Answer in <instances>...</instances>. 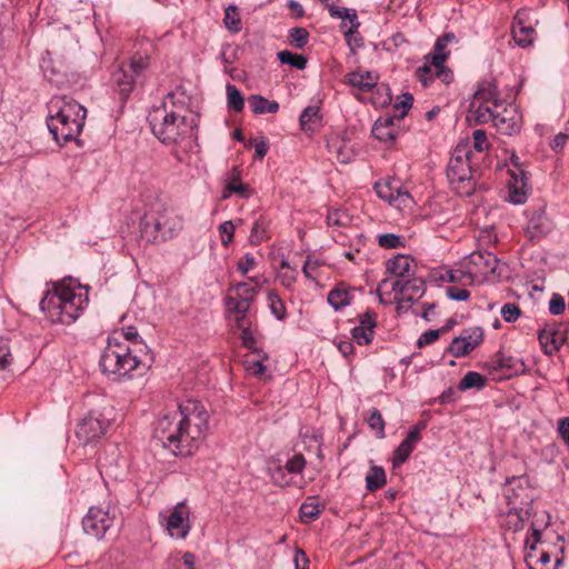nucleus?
<instances>
[{"instance_id": "1", "label": "nucleus", "mask_w": 569, "mask_h": 569, "mask_svg": "<svg viewBox=\"0 0 569 569\" xmlns=\"http://www.w3.org/2000/svg\"><path fill=\"white\" fill-rule=\"evenodd\" d=\"M209 413L202 402L188 399L178 409L161 416L153 433L164 448L176 456H191L204 439Z\"/></svg>"}, {"instance_id": "2", "label": "nucleus", "mask_w": 569, "mask_h": 569, "mask_svg": "<svg viewBox=\"0 0 569 569\" xmlns=\"http://www.w3.org/2000/svg\"><path fill=\"white\" fill-rule=\"evenodd\" d=\"M88 289V286L74 288L71 281L57 282L41 299L40 310L52 323L72 325L89 303Z\"/></svg>"}, {"instance_id": "3", "label": "nucleus", "mask_w": 569, "mask_h": 569, "mask_svg": "<svg viewBox=\"0 0 569 569\" xmlns=\"http://www.w3.org/2000/svg\"><path fill=\"white\" fill-rule=\"evenodd\" d=\"M47 127L54 141L63 146L77 141L82 132L87 109L68 96H53L47 103Z\"/></svg>"}, {"instance_id": "4", "label": "nucleus", "mask_w": 569, "mask_h": 569, "mask_svg": "<svg viewBox=\"0 0 569 569\" xmlns=\"http://www.w3.org/2000/svg\"><path fill=\"white\" fill-rule=\"evenodd\" d=\"M83 403L88 409L76 429V436L83 446L100 439L114 420V409L111 400L102 395L89 393Z\"/></svg>"}, {"instance_id": "5", "label": "nucleus", "mask_w": 569, "mask_h": 569, "mask_svg": "<svg viewBox=\"0 0 569 569\" xmlns=\"http://www.w3.org/2000/svg\"><path fill=\"white\" fill-rule=\"evenodd\" d=\"M148 121L153 136L163 144L174 146L184 141L190 143L196 136L193 119L171 110L152 109Z\"/></svg>"}, {"instance_id": "6", "label": "nucleus", "mask_w": 569, "mask_h": 569, "mask_svg": "<svg viewBox=\"0 0 569 569\" xmlns=\"http://www.w3.org/2000/svg\"><path fill=\"white\" fill-rule=\"evenodd\" d=\"M142 360L137 355V350L132 349L124 342L118 341L113 337H109L104 347L99 366L103 375L110 380L121 381L132 377V372L140 368Z\"/></svg>"}, {"instance_id": "7", "label": "nucleus", "mask_w": 569, "mask_h": 569, "mask_svg": "<svg viewBox=\"0 0 569 569\" xmlns=\"http://www.w3.org/2000/svg\"><path fill=\"white\" fill-rule=\"evenodd\" d=\"M471 150L468 143L458 144L449 160L447 177L453 189L460 194L472 193L476 182L470 166Z\"/></svg>"}, {"instance_id": "8", "label": "nucleus", "mask_w": 569, "mask_h": 569, "mask_svg": "<svg viewBox=\"0 0 569 569\" xmlns=\"http://www.w3.org/2000/svg\"><path fill=\"white\" fill-rule=\"evenodd\" d=\"M149 68V57L133 54L127 63H121L112 74L116 90L122 101H126L132 92L137 81L144 76Z\"/></svg>"}, {"instance_id": "9", "label": "nucleus", "mask_w": 569, "mask_h": 569, "mask_svg": "<svg viewBox=\"0 0 569 569\" xmlns=\"http://www.w3.org/2000/svg\"><path fill=\"white\" fill-rule=\"evenodd\" d=\"M498 267L499 259L490 251H475L467 257L463 264L468 283L496 281L500 277Z\"/></svg>"}, {"instance_id": "10", "label": "nucleus", "mask_w": 569, "mask_h": 569, "mask_svg": "<svg viewBox=\"0 0 569 569\" xmlns=\"http://www.w3.org/2000/svg\"><path fill=\"white\" fill-rule=\"evenodd\" d=\"M113 521L114 516L110 513L109 505L92 506L82 519V529L86 535L100 540Z\"/></svg>"}, {"instance_id": "11", "label": "nucleus", "mask_w": 569, "mask_h": 569, "mask_svg": "<svg viewBox=\"0 0 569 569\" xmlns=\"http://www.w3.org/2000/svg\"><path fill=\"white\" fill-rule=\"evenodd\" d=\"M373 188L380 199L398 209L408 207L412 201L408 190H406L397 179L378 181L375 183Z\"/></svg>"}, {"instance_id": "12", "label": "nucleus", "mask_w": 569, "mask_h": 569, "mask_svg": "<svg viewBox=\"0 0 569 569\" xmlns=\"http://www.w3.org/2000/svg\"><path fill=\"white\" fill-rule=\"evenodd\" d=\"M189 517L190 509L186 501L178 502L166 520V529L169 535L177 539H184L191 529Z\"/></svg>"}, {"instance_id": "13", "label": "nucleus", "mask_w": 569, "mask_h": 569, "mask_svg": "<svg viewBox=\"0 0 569 569\" xmlns=\"http://www.w3.org/2000/svg\"><path fill=\"white\" fill-rule=\"evenodd\" d=\"M505 497L508 505L517 503L532 507L533 499L529 497L528 479L526 477H511L506 480Z\"/></svg>"}, {"instance_id": "14", "label": "nucleus", "mask_w": 569, "mask_h": 569, "mask_svg": "<svg viewBox=\"0 0 569 569\" xmlns=\"http://www.w3.org/2000/svg\"><path fill=\"white\" fill-rule=\"evenodd\" d=\"M528 223L526 232L530 239H540L551 232L553 224L547 217L543 207L527 211Z\"/></svg>"}, {"instance_id": "15", "label": "nucleus", "mask_w": 569, "mask_h": 569, "mask_svg": "<svg viewBox=\"0 0 569 569\" xmlns=\"http://www.w3.org/2000/svg\"><path fill=\"white\" fill-rule=\"evenodd\" d=\"M473 100H476V102L491 104L496 108H501L506 103V101L500 97L497 80L491 76L479 81L477 90L473 93Z\"/></svg>"}, {"instance_id": "16", "label": "nucleus", "mask_w": 569, "mask_h": 569, "mask_svg": "<svg viewBox=\"0 0 569 569\" xmlns=\"http://www.w3.org/2000/svg\"><path fill=\"white\" fill-rule=\"evenodd\" d=\"M391 289L396 293V299L400 295V300L416 301L423 296L426 283L420 278L396 279L391 282Z\"/></svg>"}, {"instance_id": "17", "label": "nucleus", "mask_w": 569, "mask_h": 569, "mask_svg": "<svg viewBox=\"0 0 569 569\" xmlns=\"http://www.w3.org/2000/svg\"><path fill=\"white\" fill-rule=\"evenodd\" d=\"M423 426L417 425L412 427L407 437L400 442V445L395 449L392 457V466L397 468L405 463L411 452L415 450L417 443L421 440L420 431Z\"/></svg>"}, {"instance_id": "18", "label": "nucleus", "mask_w": 569, "mask_h": 569, "mask_svg": "<svg viewBox=\"0 0 569 569\" xmlns=\"http://www.w3.org/2000/svg\"><path fill=\"white\" fill-rule=\"evenodd\" d=\"M154 213L160 223V236L162 241L173 238L181 231L183 227L182 219L172 210L163 208Z\"/></svg>"}, {"instance_id": "19", "label": "nucleus", "mask_w": 569, "mask_h": 569, "mask_svg": "<svg viewBox=\"0 0 569 569\" xmlns=\"http://www.w3.org/2000/svg\"><path fill=\"white\" fill-rule=\"evenodd\" d=\"M531 187L528 182V176L526 171L516 172L510 176L508 182V199L513 204H523L530 193Z\"/></svg>"}, {"instance_id": "20", "label": "nucleus", "mask_w": 569, "mask_h": 569, "mask_svg": "<svg viewBox=\"0 0 569 569\" xmlns=\"http://www.w3.org/2000/svg\"><path fill=\"white\" fill-rule=\"evenodd\" d=\"M538 339L546 355L552 356L559 351L566 340L563 332L555 325H546L539 330Z\"/></svg>"}, {"instance_id": "21", "label": "nucleus", "mask_w": 569, "mask_h": 569, "mask_svg": "<svg viewBox=\"0 0 569 569\" xmlns=\"http://www.w3.org/2000/svg\"><path fill=\"white\" fill-rule=\"evenodd\" d=\"M359 326L351 330V337L359 346L370 345L375 335L376 313L366 311L359 316Z\"/></svg>"}, {"instance_id": "22", "label": "nucleus", "mask_w": 569, "mask_h": 569, "mask_svg": "<svg viewBox=\"0 0 569 569\" xmlns=\"http://www.w3.org/2000/svg\"><path fill=\"white\" fill-rule=\"evenodd\" d=\"M496 112L493 124L502 134L510 136L520 130V117L518 116L516 108L513 107H501Z\"/></svg>"}, {"instance_id": "23", "label": "nucleus", "mask_w": 569, "mask_h": 569, "mask_svg": "<svg viewBox=\"0 0 569 569\" xmlns=\"http://www.w3.org/2000/svg\"><path fill=\"white\" fill-rule=\"evenodd\" d=\"M226 181L227 183L221 194L222 200L230 198L232 193L239 194L242 199H248L252 194V189L248 184L241 182L240 170L238 167H233L227 173Z\"/></svg>"}, {"instance_id": "24", "label": "nucleus", "mask_w": 569, "mask_h": 569, "mask_svg": "<svg viewBox=\"0 0 569 569\" xmlns=\"http://www.w3.org/2000/svg\"><path fill=\"white\" fill-rule=\"evenodd\" d=\"M532 516L530 537L527 536L525 541L526 547L530 550L536 549L537 543L541 540V532L551 523V516L548 511L536 512Z\"/></svg>"}, {"instance_id": "25", "label": "nucleus", "mask_w": 569, "mask_h": 569, "mask_svg": "<svg viewBox=\"0 0 569 569\" xmlns=\"http://www.w3.org/2000/svg\"><path fill=\"white\" fill-rule=\"evenodd\" d=\"M189 102V96H187L181 88H177L164 97L159 107H154L153 109H166L167 111L171 110L174 113L183 114L188 109Z\"/></svg>"}, {"instance_id": "26", "label": "nucleus", "mask_w": 569, "mask_h": 569, "mask_svg": "<svg viewBox=\"0 0 569 569\" xmlns=\"http://www.w3.org/2000/svg\"><path fill=\"white\" fill-rule=\"evenodd\" d=\"M532 516V508L511 507L507 512L506 526L509 530L518 532L523 530L526 522Z\"/></svg>"}, {"instance_id": "27", "label": "nucleus", "mask_w": 569, "mask_h": 569, "mask_svg": "<svg viewBox=\"0 0 569 569\" xmlns=\"http://www.w3.org/2000/svg\"><path fill=\"white\" fill-rule=\"evenodd\" d=\"M491 368L493 370H506V376L510 377L525 370V363L515 359L513 357L503 353H497L491 360Z\"/></svg>"}, {"instance_id": "28", "label": "nucleus", "mask_w": 569, "mask_h": 569, "mask_svg": "<svg viewBox=\"0 0 569 569\" xmlns=\"http://www.w3.org/2000/svg\"><path fill=\"white\" fill-rule=\"evenodd\" d=\"M140 234L147 242L161 240L160 223L154 212L144 213L140 220Z\"/></svg>"}, {"instance_id": "29", "label": "nucleus", "mask_w": 569, "mask_h": 569, "mask_svg": "<svg viewBox=\"0 0 569 569\" xmlns=\"http://www.w3.org/2000/svg\"><path fill=\"white\" fill-rule=\"evenodd\" d=\"M377 81L378 76L371 71H353L347 76L348 84H350L353 88H357L361 92H369L373 87H376Z\"/></svg>"}, {"instance_id": "30", "label": "nucleus", "mask_w": 569, "mask_h": 569, "mask_svg": "<svg viewBox=\"0 0 569 569\" xmlns=\"http://www.w3.org/2000/svg\"><path fill=\"white\" fill-rule=\"evenodd\" d=\"M412 262L410 256L398 254L387 261V270L397 279H406L410 276Z\"/></svg>"}, {"instance_id": "31", "label": "nucleus", "mask_w": 569, "mask_h": 569, "mask_svg": "<svg viewBox=\"0 0 569 569\" xmlns=\"http://www.w3.org/2000/svg\"><path fill=\"white\" fill-rule=\"evenodd\" d=\"M248 102L254 114L276 113L279 110V103L277 101L268 100L260 94L249 96Z\"/></svg>"}, {"instance_id": "32", "label": "nucleus", "mask_w": 569, "mask_h": 569, "mask_svg": "<svg viewBox=\"0 0 569 569\" xmlns=\"http://www.w3.org/2000/svg\"><path fill=\"white\" fill-rule=\"evenodd\" d=\"M470 107L477 123L493 122L496 112L499 109L488 103L476 102V100L471 102Z\"/></svg>"}, {"instance_id": "33", "label": "nucleus", "mask_w": 569, "mask_h": 569, "mask_svg": "<svg viewBox=\"0 0 569 569\" xmlns=\"http://www.w3.org/2000/svg\"><path fill=\"white\" fill-rule=\"evenodd\" d=\"M328 303L336 310H341L351 302V295L348 290L338 286L329 291L327 297Z\"/></svg>"}, {"instance_id": "34", "label": "nucleus", "mask_w": 569, "mask_h": 569, "mask_svg": "<svg viewBox=\"0 0 569 569\" xmlns=\"http://www.w3.org/2000/svg\"><path fill=\"white\" fill-rule=\"evenodd\" d=\"M360 23H355L349 28H347L345 22L340 24V28L343 30L345 40L353 54L363 46V38L358 31Z\"/></svg>"}, {"instance_id": "35", "label": "nucleus", "mask_w": 569, "mask_h": 569, "mask_svg": "<svg viewBox=\"0 0 569 569\" xmlns=\"http://www.w3.org/2000/svg\"><path fill=\"white\" fill-rule=\"evenodd\" d=\"M387 482L385 469L380 466H372L366 476V489L370 492L382 488Z\"/></svg>"}, {"instance_id": "36", "label": "nucleus", "mask_w": 569, "mask_h": 569, "mask_svg": "<svg viewBox=\"0 0 569 569\" xmlns=\"http://www.w3.org/2000/svg\"><path fill=\"white\" fill-rule=\"evenodd\" d=\"M196 556L192 552L170 555L167 559L168 569H196Z\"/></svg>"}, {"instance_id": "37", "label": "nucleus", "mask_w": 569, "mask_h": 569, "mask_svg": "<svg viewBox=\"0 0 569 569\" xmlns=\"http://www.w3.org/2000/svg\"><path fill=\"white\" fill-rule=\"evenodd\" d=\"M223 24L232 33L242 30V21L237 6L230 4L224 9Z\"/></svg>"}, {"instance_id": "38", "label": "nucleus", "mask_w": 569, "mask_h": 569, "mask_svg": "<svg viewBox=\"0 0 569 569\" xmlns=\"http://www.w3.org/2000/svg\"><path fill=\"white\" fill-rule=\"evenodd\" d=\"M270 220L260 216L253 223L249 240L252 244H259L268 238Z\"/></svg>"}, {"instance_id": "39", "label": "nucleus", "mask_w": 569, "mask_h": 569, "mask_svg": "<svg viewBox=\"0 0 569 569\" xmlns=\"http://www.w3.org/2000/svg\"><path fill=\"white\" fill-rule=\"evenodd\" d=\"M487 378L479 372L468 371L458 383L460 391H466L472 388L481 390L486 387Z\"/></svg>"}, {"instance_id": "40", "label": "nucleus", "mask_w": 569, "mask_h": 569, "mask_svg": "<svg viewBox=\"0 0 569 569\" xmlns=\"http://www.w3.org/2000/svg\"><path fill=\"white\" fill-rule=\"evenodd\" d=\"M321 120L320 109L317 106H308L299 117V123L302 130H313V126Z\"/></svg>"}, {"instance_id": "41", "label": "nucleus", "mask_w": 569, "mask_h": 569, "mask_svg": "<svg viewBox=\"0 0 569 569\" xmlns=\"http://www.w3.org/2000/svg\"><path fill=\"white\" fill-rule=\"evenodd\" d=\"M535 32L532 27H526L522 22L518 21L512 27V37L515 42L521 47L526 48L532 42V33Z\"/></svg>"}, {"instance_id": "42", "label": "nucleus", "mask_w": 569, "mask_h": 569, "mask_svg": "<svg viewBox=\"0 0 569 569\" xmlns=\"http://www.w3.org/2000/svg\"><path fill=\"white\" fill-rule=\"evenodd\" d=\"M227 107L231 111L241 112L244 108V99L241 91L231 83L226 86Z\"/></svg>"}, {"instance_id": "43", "label": "nucleus", "mask_w": 569, "mask_h": 569, "mask_svg": "<svg viewBox=\"0 0 569 569\" xmlns=\"http://www.w3.org/2000/svg\"><path fill=\"white\" fill-rule=\"evenodd\" d=\"M277 57L282 64H289L298 70H305L308 63V59L305 56L289 50L279 51Z\"/></svg>"}, {"instance_id": "44", "label": "nucleus", "mask_w": 569, "mask_h": 569, "mask_svg": "<svg viewBox=\"0 0 569 569\" xmlns=\"http://www.w3.org/2000/svg\"><path fill=\"white\" fill-rule=\"evenodd\" d=\"M417 77L419 81L427 87L429 82L436 77V68L433 66V59L430 54L425 57V62L417 69Z\"/></svg>"}, {"instance_id": "45", "label": "nucleus", "mask_w": 569, "mask_h": 569, "mask_svg": "<svg viewBox=\"0 0 569 569\" xmlns=\"http://www.w3.org/2000/svg\"><path fill=\"white\" fill-rule=\"evenodd\" d=\"M269 308L273 317L283 321L287 318V309L282 299L272 290L268 292Z\"/></svg>"}, {"instance_id": "46", "label": "nucleus", "mask_w": 569, "mask_h": 569, "mask_svg": "<svg viewBox=\"0 0 569 569\" xmlns=\"http://www.w3.org/2000/svg\"><path fill=\"white\" fill-rule=\"evenodd\" d=\"M310 33L306 28L295 27L288 32V39L292 47L296 49H302L308 44Z\"/></svg>"}, {"instance_id": "47", "label": "nucleus", "mask_w": 569, "mask_h": 569, "mask_svg": "<svg viewBox=\"0 0 569 569\" xmlns=\"http://www.w3.org/2000/svg\"><path fill=\"white\" fill-rule=\"evenodd\" d=\"M372 136L381 142H393L399 133L398 128H387L381 124V122H375L372 130Z\"/></svg>"}, {"instance_id": "48", "label": "nucleus", "mask_w": 569, "mask_h": 569, "mask_svg": "<svg viewBox=\"0 0 569 569\" xmlns=\"http://www.w3.org/2000/svg\"><path fill=\"white\" fill-rule=\"evenodd\" d=\"M472 350L471 343L465 341L460 336L455 337L448 347V352L457 358L467 356Z\"/></svg>"}, {"instance_id": "49", "label": "nucleus", "mask_w": 569, "mask_h": 569, "mask_svg": "<svg viewBox=\"0 0 569 569\" xmlns=\"http://www.w3.org/2000/svg\"><path fill=\"white\" fill-rule=\"evenodd\" d=\"M368 426L376 431L378 438H385V421L381 412L377 408H372L367 418Z\"/></svg>"}, {"instance_id": "50", "label": "nucleus", "mask_w": 569, "mask_h": 569, "mask_svg": "<svg viewBox=\"0 0 569 569\" xmlns=\"http://www.w3.org/2000/svg\"><path fill=\"white\" fill-rule=\"evenodd\" d=\"M378 244L385 249H397L405 247V239L396 233H382L378 236Z\"/></svg>"}, {"instance_id": "51", "label": "nucleus", "mask_w": 569, "mask_h": 569, "mask_svg": "<svg viewBox=\"0 0 569 569\" xmlns=\"http://www.w3.org/2000/svg\"><path fill=\"white\" fill-rule=\"evenodd\" d=\"M413 103V96L409 92H403L397 99L393 104L395 111H400L398 113V121H401L408 111L411 109Z\"/></svg>"}, {"instance_id": "52", "label": "nucleus", "mask_w": 569, "mask_h": 569, "mask_svg": "<svg viewBox=\"0 0 569 569\" xmlns=\"http://www.w3.org/2000/svg\"><path fill=\"white\" fill-rule=\"evenodd\" d=\"M320 511L318 503L305 502L300 506L299 516L302 522L310 523L319 517Z\"/></svg>"}, {"instance_id": "53", "label": "nucleus", "mask_w": 569, "mask_h": 569, "mask_svg": "<svg viewBox=\"0 0 569 569\" xmlns=\"http://www.w3.org/2000/svg\"><path fill=\"white\" fill-rule=\"evenodd\" d=\"M448 43L442 41V38L439 37L436 40L435 47H433V53L430 54V57L433 59V66L437 67L439 64H442L446 62V60L449 57V51L447 50Z\"/></svg>"}, {"instance_id": "54", "label": "nucleus", "mask_w": 569, "mask_h": 569, "mask_svg": "<svg viewBox=\"0 0 569 569\" xmlns=\"http://www.w3.org/2000/svg\"><path fill=\"white\" fill-rule=\"evenodd\" d=\"M306 467V459L302 453H295L287 460L283 468L290 475H300Z\"/></svg>"}, {"instance_id": "55", "label": "nucleus", "mask_w": 569, "mask_h": 569, "mask_svg": "<svg viewBox=\"0 0 569 569\" xmlns=\"http://www.w3.org/2000/svg\"><path fill=\"white\" fill-rule=\"evenodd\" d=\"M230 291H234L236 295L241 299H249L253 302L258 290L254 287H251L248 282H238L230 287Z\"/></svg>"}, {"instance_id": "56", "label": "nucleus", "mask_w": 569, "mask_h": 569, "mask_svg": "<svg viewBox=\"0 0 569 569\" xmlns=\"http://www.w3.org/2000/svg\"><path fill=\"white\" fill-rule=\"evenodd\" d=\"M460 337L465 339V341L471 343L472 348L475 349L483 340V330L481 327L468 328L462 331Z\"/></svg>"}, {"instance_id": "57", "label": "nucleus", "mask_w": 569, "mask_h": 569, "mask_svg": "<svg viewBox=\"0 0 569 569\" xmlns=\"http://www.w3.org/2000/svg\"><path fill=\"white\" fill-rule=\"evenodd\" d=\"M257 356H258V359H254L251 361L247 360L246 365H247V370L251 375L260 377L266 372V366L263 365V361L268 360L269 357L266 352H260V355H257Z\"/></svg>"}, {"instance_id": "58", "label": "nucleus", "mask_w": 569, "mask_h": 569, "mask_svg": "<svg viewBox=\"0 0 569 569\" xmlns=\"http://www.w3.org/2000/svg\"><path fill=\"white\" fill-rule=\"evenodd\" d=\"M240 339L242 341V346L249 350H251L256 355H260V352H264L261 348L257 346V339L253 336V332L250 328H242Z\"/></svg>"}, {"instance_id": "59", "label": "nucleus", "mask_w": 569, "mask_h": 569, "mask_svg": "<svg viewBox=\"0 0 569 569\" xmlns=\"http://www.w3.org/2000/svg\"><path fill=\"white\" fill-rule=\"evenodd\" d=\"M500 315L506 322H515L521 315L520 308L516 303H505L501 307Z\"/></svg>"}, {"instance_id": "60", "label": "nucleus", "mask_w": 569, "mask_h": 569, "mask_svg": "<svg viewBox=\"0 0 569 569\" xmlns=\"http://www.w3.org/2000/svg\"><path fill=\"white\" fill-rule=\"evenodd\" d=\"M440 279L446 282H462L463 284L468 283L466 268L462 270H446L441 273Z\"/></svg>"}, {"instance_id": "61", "label": "nucleus", "mask_w": 569, "mask_h": 569, "mask_svg": "<svg viewBox=\"0 0 569 569\" xmlns=\"http://www.w3.org/2000/svg\"><path fill=\"white\" fill-rule=\"evenodd\" d=\"M12 362L9 341L0 337V370H6Z\"/></svg>"}, {"instance_id": "62", "label": "nucleus", "mask_w": 569, "mask_h": 569, "mask_svg": "<svg viewBox=\"0 0 569 569\" xmlns=\"http://www.w3.org/2000/svg\"><path fill=\"white\" fill-rule=\"evenodd\" d=\"M472 139H473V148L478 152H483L489 149L490 143L488 141L485 130H480V129L475 130L472 133Z\"/></svg>"}, {"instance_id": "63", "label": "nucleus", "mask_w": 569, "mask_h": 569, "mask_svg": "<svg viewBox=\"0 0 569 569\" xmlns=\"http://www.w3.org/2000/svg\"><path fill=\"white\" fill-rule=\"evenodd\" d=\"M256 266V258L247 252L242 259H240L237 263V269L240 271L242 276H246L250 270H252Z\"/></svg>"}, {"instance_id": "64", "label": "nucleus", "mask_w": 569, "mask_h": 569, "mask_svg": "<svg viewBox=\"0 0 569 569\" xmlns=\"http://www.w3.org/2000/svg\"><path fill=\"white\" fill-rule=\"evenodd\" d=\"M557 431L569 450V417L561 418L558 421Z\"/></svg>"}]
</instances>
